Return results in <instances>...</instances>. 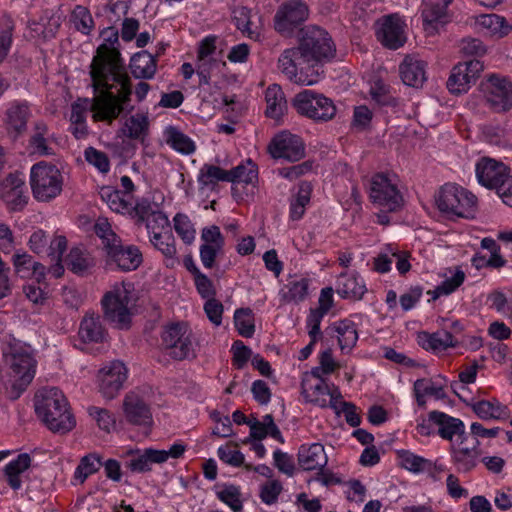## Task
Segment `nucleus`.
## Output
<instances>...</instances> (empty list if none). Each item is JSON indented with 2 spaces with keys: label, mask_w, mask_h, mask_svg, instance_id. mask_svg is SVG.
<instances>
[{
  "label": "nucleus",
  "mask_w": 512,
  "mask_h": 512,
  "mask_svg": "<svg viewBox=\"0 0 512 512\" xmlns=\"http://www.w3.org/2000/svg\"><path fill=\"white\" fill-rule=\"evenodd\" d=\"M473 411L484 420L505 419L509 415L508 408L499 401L481 400L473 405Z\"/></svg>",
  "instance_id": "ea45409f"
},
{
  "label": "nucleus",
  "mask_w": 512,
  "mask_h": 512,
  "mask_svg": "<svg viewBox=\"0 0 512 512\" xmlns=\"http://www.w3.org/2000/svg\"><path fill=\"white\" fill-rule=\"evenodd\" d=\"M174 229L176 233L182 238V240L190 244L195 238V229L191 223L189 217L182 213H177L173 219Z\"/></svg>",
  "instance_id": "bf43d9fd"
},
{
  "label": "nucleus",
  "mask_w": 512,
  "mask_h": 512,
  "mask_svg": "<svg viewBox=\"0 0 512 512\" xmlns=\"http://www.w3.org/2000/svg\"><path fill=\"white\" fill-rule=\"evenodd\" d=\"M336 292L342 298L359 300L366 292V286L357 273L343 272L336 282Z\"/></svg>",
  "instance_id": "a878e982"
},
{
  "label": "nucleus",
  "mask_w": 512,
  "mask_h": 512,
  "mask_svg": "<svg viewBox=\"0 0 512 512\" xmlns=\"http://www.w3.org/2000/svg\"><path fill=\"white\" fill-rule=\"evenodd\" d=\"M8 190L4 193V200L11 210H21L26 204L28 197L25 194V182L15 175H9L6 179Z\"/></svg>",
  "instance_id": "cd10ccee"
},
{
  "label": "nucleus",
  "mask_w": 512,
  "mask_h": 512,
  "mask_svg": "<svg viewBox=\"0 0 512 512\" xmlns=\"http://www.w3.org/2000/svg\"><path fill=\"white\" fill-rule=\"evenodd\" d=\"M72 18L78 31L86 35L91 32L94 21L87 8L77 5L72 12Z\"/></svg>",
  "instance_id": "052dcab7"
},
{
  "label": "nucleus",
  "mask_w": 512,
  "mask_h": 512,
  "mask_svg": "<svg viewBox=\"0 0 512 512\" xmlns=\"http://www.w3.org/2000/svg\"><path fill=\"white\" fill-rule=\"evenodd\" d=\"M105 253L108 264H115L117 268L125 272L136 270L143 261L140 249L135 245L124 246L121 239H119V243H112Z\"/></svg>",
  "instance_id": "dca6fc26"
},
{
  "label": "nucleus",
  "mask_w": 512,
  "mask_h": 512,
  "mask_svg": "<svg viewBox=\"0 0 512 512\" xmlns=\"http://www.w3.org/2000/svg\"><path fill=\"white\" fill-rule=\"evenodd\" d=\"M369 197L374 204L389 212L399 210L404 203L397 183L393 178L384 173H377L372 176Z\"/></svg>",
  "instance_id": "9d476101"
},
{
  "label": "nucleus",
  "mask_w": 512,
  "mask_h": 512,
  "mask_svg": "<svg viewBox=\"0 0 512 512\" xmlns=\"http://www.w3.org/2000/svg\"><path fill=\"white\" fill-rule=\"evenodd\" d=\"M30 186L36 200L49 202L60 195L63 176L55 165L41 161L31 168Z\"/></svg>",
  "instance_id": "0eeeda50"
},
{
  "label": "nucleus",
  "mask_w": 512,
  "mask_h": 512,
  "mask_svg": "<svg viewBox=\"0 0 512 512\" xmlns=\"http://www.w3.org/2000/svg\"><path fill=\"white\" fill-rule=\"evenodd\" d=\"M455 216L474 218L477 209V198L474 194L462 188V196L457 197Z\"/></svg>",
  "instance_id": "3c124183"
},
{
  "label": "nucleus",
  "mask_w": 512,
  "mask_h": 512,
  "mask_svg": "<svg viewBox=\"0 0 512 512\" xmlns=\"http://www.w3.org/2000/svg\"><path fill=\"white\" fill-rule=\"evenodd\" d=\"M233 20L238 30L248 38L259 41L261 39V28L255 26L254 28H247L248 24H252L250 10L246 7H237L233 10Z\"/></svg>",
  "instance_id": "37998d69"
},
{
  "label": "nucleus",
  "mask_w": 512,
  "mask_h": 512,
  "mask_svg": "<svg viewBox=\"0 0 512 512\" xmlns=\"http://www.w3.org/2000/svg\"><path fill=\"white\" fill-rule=\"evenodd\" d=\"M327 312L322 311L319 308L311 309L307 317L306 324L309 328L308 334L310 338H313V342H316L318 338L322 336L320 330V324Z\"/></svg>",
  "instance_id": "774afa93"
},
{
  "label": "nucleus",
  "mask_w": 512,
  "mask_h": 512,
  "mask_svg": "<svg viewBox=\"0 0 512 512\" xmlns=\"http://www.w3.org/2000/svg\"><path fill=\"white\" fill-rule=\"evenodd\" d=\"M468 74L461 73L457 74V66L452 69L451 75L447 81V88L453 94H461L467 92L473 83Z\"/></svg>",
  "instance_id": "e2e57ef3"
},
{
  "label": "nucleus",
  "mask_w": 512,
  "mask_h": 512,
  "mask_svg": "<svg viewBox=\"0 0 512 512\" xmlns=\"http://www.w3.org/2000/svg\"><path fill=\"white\" fill-rule=\"evenodd\" d=\"M85 160L97 168L101 173H107L110 169L108 156L94 147H88L84 151Z\"/></svg>",
  "instance_id": "0e129e2a"
},
{
  "label": "nucleus",
  "mask_w": 512,
  "mask_h": 512,
  "mask_svg": "<svg viewBox=\"0 0 512 512\" xmlns=\"http://www.w3.org/2000/svg\"><path fill=\"white\" fill-rule=\"evenodd\" d=\"M217 497L234 512L242 510L243 505L239 487L235 485H225L222 490L217 492Z\"/></svg>",
  "instance_id": "13d9d810"
},
{
  "label": "nucleus",
  "mask_w": 512,
  "mask_h": 512,
  "mask_svg": "<svg viewBox=\"0 0 512 512\" xmlns=\"http://www.w3.org/2000/svg\"><path fill=\"white\" fill-rule=\"evenodd\" d=\"M12 262L15 273L21 278H30V271L37 264L33 257L25 251H17L12 257Z\"/></svg>",
  "instance_id": "6e6d98bb"
},
{
  "label": "nucleus",
  "mask_w": 512,
  "mask_h": 512,
  "mask_svg": "<svg viewBox=\"0 0 512 512\" xmlns=\"http://www.w3.org/2000/svg\"><path fill=\"white\" fill-rule=\"evenodd\" d=\"M127 379V368L118 360L105 364L97 374L98 389L100 394L111 400L115 398Z\"/></svg>",
  "instance_id": "f8f14e48"
},
{
  "label": "nucleus",
  "mask_w": 512,
  "mask_h": 512,
  "mask_svg": "<svg viewBox=\"0 0 512 512\" xmlns=\"http://www.w3.org/2000/svg\"><path fill=\"white\" fill-rule=\"evenodd\" d=\"M34 407L37 416L53 432L66 433L76 424L67 399L56 387L39 390L35 394Z\"/></svg>",
  "instance_id": "7ed1b4c3"
},
{
  "label": "nucleus",
  "mask_w": 512,
  "mask_h": 512,
  "mask_svg": "<svg viewBox=\"0 0 512 512\" xmlns=\"http://www.w3.org/2000/svg\"><path fill=\"white\" fill-rule=\"evenodd\" d=\"M430 419L433 420L437 427L436 432L442 439L452 442L456 436L461 439V444H463L466 434L465 425L461 419L437 410L430 412Z\"/></svg>",
  "instance_id": "6ab92c4d"
},
{
  "label": "nucleus",
  "mask_w": 512,
  "mask_h": 512,
  "mask_svg": "<svg viewBox=\"0 0 512 512\" xmlns=\"http://www.w3.org/2000/svg\"><path fill=\"white\" fill-rule=\"evenodd\" d=\"M163 459V453L158 452L157 449L147 448L142 453L132 454L127 467L133 472L143 473L150 471L152 464H162Z\"/></svg>",
  "instance_id": "7c9ffc66"
},
{
  "label": "nucleus",
  "mask_w": 512,
  "mask_h": 512,
  "mask_svg": "<svg viewBox=\"0 0 512 512\" xmlns=\"http://www.w3.org/2000/svg\"><path fill=\"white\" fill-rule=\"evenodd\" d=\"M452 0H424L422 11L424 30L433 35L447 23V8Z\"/></svg>",
  "instance_id": "a211bd4d"
},
{
  "label": "nucleus",
  "mask_w": 512,
  "mask_h": 512,
  "mask_svg": "<svg viewBox=\"0 0 512 512\" xmlns=\"http://www.w3.org/2000/svg\"><path fill=\"white\" fill-rule=\"evenodd\" d=\"M465 277L466 276L464 271L460 268H457L455 273L450 278L445 279L433 291H429L428 294L432 295L433 300H436L442 295H449L463 284Z\"/></svg>",
  "instance_id": "8fccbe9b"
},
{
  "label": "nucleus",
  "mask_w": 512,
  "mask_h": 512,
  "mask_svg": "<svg viewBox=\"0 0 512 512\" xmlns=\"http://www.w3.org/2000/svg\"><path fill=\"white\" fill-rule=\"evenodd\" d=\"M269 153L275 159L296 162L305 156V145L302 139L288 132L276 135L269 144Z\"/></svg>",
  "instance_id": "4468645a"
},
{
  "label": "nucleus",
  "mask_w": 512,
  "mask_h": 512,
  "mask_svg": "<svg viewBox=\"0 0 512 512\" xmlns=\"http://www.w3.org/2000/svg\"><path fill=\"white\" fill-rule=\"evenodd\" d=\"M66 266L74 274L83 276L95 265L94 258L85 249L74 247L66 257Z\"/></svg>",
  "instance_id": "473e14b6"
},
{
  "label": "nucleus",
  "mask_w": 512,
  "mask_h": 512,
  "mask_svg": "<svg viewBox=\"0 0 512 512\" xmlns=\"http://www.w3.org/2000/svg\"><path fill=\"white\" fill-rule=\"evenodd\" d=\"M267 103L266 115L275 120H279L287 110V102L282 88L273 84L270 85L265 92Z\"/></svg>",
  "instance_id": "c756f323"
},
{
  "label": "nucleus",
  "mask_w": 512,
  "mask_h": 512,
  "mask_svg": "<svg viewBox=\"0 0 512 512\" xmlns=\"http://www.w3.org/2000/svg\"><path fill=\"white\" fill-rule=\"evenodd\" d=\"M197 342L186 323H172L161 332V347L173 360L182 361L196 358Z\"/></svg>",
  "instance_id": "39448f33"
},
{
  "label": "nucleus",
  "mask_w": 512,
  "mask_h": 512,
  "mask_svg": "<svg viewBox=\"0 0 512 512\" xmlns=\"http://www.w3.org/2000/svg\"><path fill=\"white\" fill-rule=\"evenodd\" d=\"M48 133V127L43 121H38L34 125V134L31 136L30 145L34 152L40 155L52 154L51 148L47 145L45 135Z\"/></svg>",
  "instance_id": "603ef678"
},
{
  "label": "nucleus",
  "mask_w": 512,
  "mask_h": 512,
  "mask_svg": "<svg viewBox=\"0 0 512 512\" xmlns=\"http://www.w3.org/2000/svg\"><path fill=\"white\" fill-rule=\"evenodd\" d=\"M508 174V167L502 162H497L493 159L484 158L476 166V175L479 183L496 191Z\"/></svg>",
  "instance_id": "f3484780"
},
{
  "label": "nucleus",
  "mask_w": 512,
  "mask_h": 512,
  "mask_svg": "<svg viewBox=\"0 0 512 512\" xmlns=\"http://www.w3.org/2000/svg\"><path fill=\"white\" fill-rule=\"evenodd\" d=\"M462 188L461 186H457L455 184H445L436 197V204L438 209L446 214L454 215L456 212V200L457 197L462 196Z\"/></svg>",
  "instance_id": "c9c22d12"
},
{
  "label": "nucleus",
  "mask_w": 512,
  "mask_h": 512,
  "mask_svg": "<svg viewBox=\"0 0 512 512\" xmlns=\"http://www.w3.org/2000/svg\"><path fill=\"white\" fill-rule=\"evenodd\" d=\"M301 389L302 395L307 402L321 408H326L328 406L327 397L329 394V386L323 378L303 376Z\"/></svg>",
  "instance_id": "b1692460"
},
{
  "label": "nucleus",
  "mask_w": 512,
  "mask_h": 512,
  "mask_svg": "<svg viewBox=\"0 0 512 512\" xmlns=\"http://www.w3.org/2000/svg\"><path fill=\"white\" fill-rule=\"evenodd\" d=\"M400 465L414 473L431 471L432 462L410 451L402 450L398 453Z\"/></svg>",
  "instance_id": "49530a36"
},
{
  "label": "nucleus",
  "mask_w": 512,
  "mask_h": 512,
  "mask_svg": "<svg viewBox=\"0 0 512 512\" xmlns=\"http://www.w3.org/2000/svg\"><path fill=\"white\" fill-rule=\"evenodd\" d=\"M309 282L305 278H294L282 288L280 295L287 303L302 302L308 295Z\"/></svg>",
  "instance_id": "4c0bfd02"
},
{
  "label": "nucleus",
  "mask_w": 512,
  "mask_h": 512,
  "mask_svg": "<svg viewBox=\"0 0 512 512\" xmlns=\"http://www.w3.org/2000/svg\"><path fill=\"white\" fill-rule=\"evenodd\" d=\"M132 289L131 283H116L101 300L105 318L121 329L127 328L130 324L131 315L128 305Z\"/></svg>",
  "instance_id": "6e6552de"
},
{
  "label": "nucleus",
  "mask_w": 512,
  "mask_h": 512,
  "mask_svg": "<svg viewBox=\"0 0 512 512\" xmlns=\"http://www.w3.org/2000/svg\"><path fill=\"white\" fill-rule=\"evenodd\" d=\"M94 230L96 235L101 239L104 251L112 246V243H119L121 239L111 228L110 223L105 218H99L95 225Z\"/></svg>",
  "instance_id": "5fc2aeb1"
},
{
  "label": "nucleus",
  "mask_w": 512,
  "mask_h": 512,
  "mask_svg": "<svg viewBox=\"0 0 512 512\" xmlns=\"http://www.w3.org/2000/svg\"><path fill=\"white\" fill-rule=\"evenodd\" d=\"M130 70L137 79H151L157 70V60L148 51L134 54L130 60Z\"/></svg>",
  "instance_id": "c85d7f7f"
},
{
  "label": "nucleus",
  "mask_w": 512,
  "mask_h": 512,
  "mask_svg": "<svg viewBox=\"0 0 512 512\" xmlns=\"http://www.w3.org/2000/svg\"><path fill=\"white\" fill-rule=\"evenodd\" d=\"M297 456L298 465L305 471L322 470L328 462L324 446L320 443L301 445Z\"/></svg>",
  "instance_id": "4be33fe9"
},
{
  "label": "nucleus",
  "mask_w": 512,
  "mask_h": 512,
  "mask_svg": "<svg viewBox=\"0 0 512 512\" xmlns=\"http://www.w3.org/2000/svg\"><path fill=\"white\" fill-rule=\"evenodd\" d=\"M102 466L101 457L96 453L88 454L81 458L79 465L74 472V480L83 484L85 480Z\"/></svg>",
  "instance_id": "a18cd8bd"
},
{
  "label": "nucleus",
  "mask_w": 512,
  "mask_h": 512,
  "mask_svg": "<svg viewBox=\"0 0 512 512\" xmlns=\"http://www.w3.org/2000/svg\"><path fill=\"white\" fill-rule=\"evenodd\" d=\"M279 71L292 83L311 86L317 83L319 69H315L299 46L285 49L277 61Z\"/></svg>",
  "instance_id": "423d86ee"
},
{
  "label": "nucleus",
  "mask_w": 512,
  "mask_h": 512,
  "mask_svg": "<svg viewBox=\"0 0 512 512\" xmlns=\"http://www.w3.org/2000/svg\"><path fill=\"white\" fill-rule=\"evenodd\" d=\"M481 24L494 32L499 33L501 36L507 35L511 30V26L507 23L505 18L496 14L482 16Z\"/></svg>",
  "instance_id": "69168bd1"
},
{
  "label": "nucleus",
  "mask_w": 512,
  "mask_h": 512,
  "mask_svg": "<svg viewBox=\"0 0 512 512\" xmlns=\"http://www.w3.org/2000/svg\"><path fill=\"white\" fill-rule=\"evenodd\" d=\"M486 102L495 112H504L512 107V83L505 78L491 75L482 83Z\"/></svg>",
  "instance_id": "ddd939ff"
},
{
  "label": "nucleus",
  "mask_w": 512,
  "mask_h": 512,
  "mask_svg": "<svg viewBox=\"0 0 512 512\" xmlns=\"http://www.w3.org/2000/svg\"><path fill=\"white\" fill-rule=\"evenodd\" d=\"M225 66V62H222L215 58H207L204 60H196V73L199 77L200 85H208L211 80V74L214 69H218L220 66Z\"/></svg>",
  "instance_id": "4d7b16f0"
},
{
  "label": "nucleus",
  "mask_w": 512,
  "mask_h": 512,
  "mask_svg": "<svg viewBox=\"0 0 512 512\" xmlns=\"http://www.w3.org/2000/svg\"><path fill=\"white\" fill-rule=\"evenodd\" d=\"M87 412L96 421L100 429L110 432L115 427V418L107 409L90 406Z\"/></svg>",
  "instance_id": "680f3d73"
},
{
  "label": "nucleus",
  "mask_w": 512,
  "mask_h": 512,
  "mask_svg": "<svg viewBox=\"0 0 512 512\" xmlns=\"http://www.w3.org/2000/svg\"><path fill=\"white\" fill-rule=\"evenodd\" d=\"M31 457L28 453H21L16 459L9 462L4 468V475L8 485L13 490H18L22 486L20 475L24 473L31 465Z\"/></svg>",
  "instance_id": "2f4dec72"
},
{
  "label": "nucleus",
  "mask_w": 512,
  "mask_h": 512,
  "mask_svg": "<svg viewBox=\"0 0 512 512\" xmlns=\"http://www.w3.org/2000/svg\"><path fill=\"white\" fill-rule=\"evenodd\" d=\"M377 24V39L383 46L396 50L405 44V24L398 15L391 14L384 16Z\"/></svg>",
  "instance_id": "2eb2a0df"
},
{
  "label": "nucleus",
  "mask_w": 512,
  "mask_h": 512,
  "mask_svg": "<svg viewBox=\"0 0 512 512\" xmlns=\"http://www.w3.org/2000/svg\"><path fill=\"white\" fill-rule=\"evenodd\" d=\"M164 136L166 143L181 154L189 155L196 150L194 141L174 126L167 127Z\"/></svg>",
  "instance_id": "e433bc0d"
},
{
  "label": "nucleus",
  "mask_w": 512,
  "mask_h": 512,
  "mask_svg": "<svg viewBox=\"0 0 512 512\" xmlns=\"http://www.w3.org/2000/svg\"><path fill=\"white\" fill-rule=\"evenodd\" d=\"M123 409L128 422L134 425H149L152 422L150 408L137 393H128L123 401Z\"/></svg>",
  "instance_id": "aec40b11"
},
{
  "label": "nucleus",
  "mask_w": 512,
  "mask_h": 512,
  "mask_svg": "<svg viewBox=\"0 0 512 512\" xmlns=\"http://www.w3.org/2000/svg\"><path fill=\"white\" fill-rule=\"evenodd\" d=\"M220 181L229 182L228 170L211 164L202 166L198 175V183L202 187L213 188Z\"/></svg>",
  "instance_id": "c03bdc74"
},
{
  "label": "nucleus",
  "mask_w": 512,
  "mask_h": 512,
  "mask_svg": "<svg viewBox=\"0 0 512 512\" xmlns=\"http://www.w3.org/2000/svg\"><path fill=\"white\" fill-rule=\"evenodd\" d=\"M403 83L419 88L426 81V63L416 56H406L399 66Z\"/></svg>",
  "instance_id": "412c9836"
},
{
  "label": "nucleus",
  "mask_w": 512,
  "mask_h": 512,
  "mask_svg": "<svg viewBox=\"0 0 512 512\" xmlns=\"http://www.w3.org/2000/svg\"><path fill=\"white\" fill-rule=\"evenodd\" d=\"M309 9L302 0H289L277 9L274 16V28L277 32L290 35L296 27L308 19Z\"/></svg>",
  "instance_id": "9b49d317"
},
{
  "label": "nucleus",
  "mask_w": 512,
  "mask_h": 512,
  "mask_svg": "<svg viewBox=\"0 0 512 512\" xmlns=\"http://www.w3.org/2000/svg\"><path fill=\"white\" fill-rule=\"evenodd\" d=\"M101 198L108 204L112 211L117 213H130L132 203L125 200L122 193L111 187H103L100 191Z\"/></svg>",
  "instance_id": "de8ad7c7"
},
{
  "label": "nucleus",
  "mask_w": 512,
  "mask_h": 512,
  "mask_svg": "<svg viewBox=\"0 0 512 512\" xmlns=\"http://www.w3.org/2000/svg\"><path fill=\"white\" fill-rule=\"evenodd\" d=\"M78 335L83 343H101L105 341L107 332L99 315L86 314L81 320Z\"/></svg>",
  "instance_id": "393cba45"
},
{
  "label": "nucleus",
  "mask_w": 512,
  "mask_h": 512,
  "mask_svg": "<svg viewBox=\"0 0 512 512\" xmlns=\"http://www.w3.org/2000/svg\"><path fill=\"white\" fill-rule=\"evenodd\" d=\"M420 339L422 347L426 350L443 351L457 345L452 333L445 330L433 334L423 333Z\"/></svg>",
  "instance_id": "58836bf2"
},
{
  "label": "nucleus",
  "mask_w": 512,
  "mask_h": 512,
  "mask_svg": "<svg viewBox=\"0 0 512 512\" xmlns=\"http://www.w3.org/2000/svg\"><path fill=\"white\" fill-rule=\"evenodd\" d=\"M104 42L97 48L91 63L90 76L94 97L90 110L94 121L111 124L130 106L132 86L120 52L116 47L118 31L109 27L102 33Z\"/></svg>",
  "instance_id": "f257e3e1"
},
{
  "label": "nucleus",
  "mask_w": 512,
  "mask_h": 512,
  "mask_svg": "<svg viewBox=\"0 0 512 512\" xmlns=\"http://www.w3.org/2000/svg\"><path fill=\"white\" fill-rule=\"evenodd\" d=\"M478 445V440L475 441L472 447H457L451 444L450 453L452 461L457 467V471L467 473L476 467L480 455L477 449Z\"/></svg>",
  "instance_id": "bb28decb"
},
{
  "label": "nucleus",
  "mask_w": 512,
  "mask_h": 512,
  "mask_svg": "<svg viewBox=\"0 0 512 512\" xmlns=\"http://www.w3.org/2000/svg\"><path fill=\"white\" fill-rule=\"evenodd\" d=\"M229 182L254 185L258 180V169L251 160L228 170Z\"/></svg>",
  "instance_id": "a19ab883"
},
{
  "label": "nucleus",
  "mask_w": 512,
  "mask_h": 512,
  "mask_svg": "<svg viewBox=\"0 0 512 512\" xmlns=\"http://www.w3.org/2000/svg\"><path fill=\"white\" fill-rule=\"evenodd\" d=\"M312 185L307 181H301L298 185V192L290 199L289 217L297 221L305 214L306 206L310 203Z\"/></svg>",
  "instance_id": "72a5a7b5"
},
{
  "label": "nucleus",
  "mask_w": 512,
  "mask_h": 512,
  "mask_svg": "<svg viewBox=\"0 0 512 512\" xmlns=\"http://www.w3.org/2000/svg\"><path fill=\"white\" fill-rule=\"evenodd\" d=\"M153 246L165 257L174 258L176 255L175 239L170 233L155 232L150 238Z\"/></svg>",
  "instance_id": "864d4df0"
},
{
  "label": "nucleus",
  "mask_w": 512,
  "mask_h": 512,
  "mask_svg": "<svg viewBox=\"0 0 512 512\" xmlns=\"http://www.w3.org/2000/svg\"><path fill=\"white\" fill-rule=\"evenodd\" d=\"M62 22L61 14L52 11H46L45 15L41 17L42 33L44 37H53L59 29Z\"/></svg>",
  "instance_id": "338daca9"
},
{
  "label": "nucleus",
  "mask_w": 512,
  "mask_h": 512,
  "mask_svg": "<svg viewBox=\"0 0 512 512\" xmlns=\"http://www.w3.org/2000/svg\"><path fill=\"white\" fill-rule=\"evenodd\" d=\"M149 125L146 113H136L126 119L122 131L129 139L143 141L149 133Z\"/></svg>",
  "instance_id": "f704fd0d"
},
{
  "label": "nucleus",
  "mask_w": 512,
  "mask_h": 512,
  "mask_svg": "<svg viewBox=\"0 0 512 512\" xmlns=\"http://www.w3.org/2000/svg\"><path fill=\"white\" fill-rule=\"evenodd\" d=\"M299 49L315 69L331 61L336 55V46L329 33L318 26H307L300 32Z\"/></svg>",
  "instance_id": "20e7f679"
},
{
  "label": "nucleus",
  "mask_w": 512,
  "mask_h": 512,
  "mask_svg": "<svg viewBox=\"0 0 512 512\" xmlns=\"http://www.w3.org/2000/svg\"><path fill=\"white\" fill-rule=\"evenodd\" d=\"M2 355L8 371L3 384L11 400L18 399L35 377L37 361L30 345L11 339L2 347Z\"/></svg>",
  "instance_id": "f03ea898"
},
{
  "label": "nucleus",
  "mask_w": 512,
  "mask_h": 512,
  "mask_svg": "<svg viewBox=\"0 0 512 512\" xmlns=\"http://www.w3.org/2000/svg\"><path fill=\"white\" fill-rule=\"evenodd\" d=\"M234 324L238 333L251 338L255 332L253 312L250 308H240L234 313Z\"/></svg>",
  "instance_id": "09e8293b"
},
{
  "label": "nucleus",
  "mask_w": 512,
  "mask_h": 512,
  "mask_svg": "<svg viewBox=\"0 0 512 512\" xmlns=\"http://www.w3.org/2000/svg\"><path fill=\"white\" fill-rule=\"evenodd\" d=\"M334 330L338 334V343L341 350H351L355 346L358 340V333L353 321L348 319L341 320L335 323Z\"/></svg>",
  "instance_id": "79ce46f5"
},
{
  "label": "nucleus",
  "mask_w": 512,
  "mask_h": 512,
  "mask_svg": "<svg viewBox=\"0 0 512 512\" xmlns=\"http://www.w3.org/2000/svg\"><path fill=\"white\" fill-rule=\"evenodd\" d=\"M30 110L26 103L14 102L6 110L4 124L10 135L17 137L26 131Z\"/></svg>",
  "instance_id": "5701e85b"
},
{
  "label": "nucleus",
  "mask_w": 512,
  "mask_h": 512,
  "mask_svg": "<svg viewBox=\"0 0 512 512\" xmlns=\"http://www.w3.org/2000/svg\"><path fill=\"white\" fill-rule=\"evenodd\" d=\"M293 105L297 112L316 122H327L336 115V106L332 99L311 90L298 93Z\"/></svg>",
  "instance_id": "1a4fd4ad"
}]
</instances>
